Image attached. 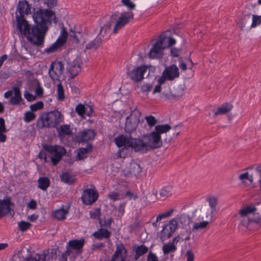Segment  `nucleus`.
Instances as JSON below:
<instances>
[{
    "instance_id": "1",
    "label": "nucleus",
    "mask_w": 261,
    "mask_h": 261,
    "mask_svg": "<svg viewBox=\"0 0 261 261\" xmlns=\"http://www.w3.org/2000/svg\"><path fill=\"white\" fill-rule=\"evenodd\" d=\"M33 18L36 26L31 30L30 25L23 17L16 16L15 25L21 35L34 44L41 45L44 41V37L48 26L55 18L51 10L39 9L35 11Z\"/></svg>"
},
{
    "instance_id": "2",
    "label": "nucleus",
    "mask_w": 261,
    "mask_h": 261,
    "mask_svg": "<svg viewBox=\"0 0 261 261\" xmlns=\"http://www.w3.org/2000/svg\"><path fill=\"white\" fill-rule=\"evenodd\" d=\"M114 141L118 147H122L118 151L117 154L120 158H125L130 155L133 149L136 152H145L147 150V144L140 139L121 135L117 137Z\"/></svg>"
},
{
    "instance_id": "3",
    "label": "nucleus",
    "mask_w": 261,
    "mask_h": 261,
    "mask_svg": "<svg viewBox=\"0 0 261 261\" xmlns=\"http://www.w3.org/2000/svg\"><path fill=\"white\" fill-rule=\"evenodd\" d=\"M179 72L178 67L175 65L167 66L162 75L158 79H154L151 83H146L142 86V90L144 92H149L152 90V93L155 94L161 90V85L166 81H172L178 77Z\"/></svg>"
},
{
    "instance_id": "4",
    "label": "nucleus",
    "mask_w": 261,
    "mask_h": 261,
    "mask_svg": "<svg viewBox=\"0 0 261 261\" xmlns=\"http://www.w3.org/2000/svg\"><path fill=\"white\" fill-rule=\"evenodd\" d=\"M133 18L134 14L133 12L125 11L116 12L111 16L110 22H108L101 27L103 28V30H105L108 26L110 25L111 28L112 23H114L113 32L116 33L119 30L129 23Z\"/></svg>"
},
{
    "instance_id": "5",
    "label": "nucleus",
    "mask_w": 261,
    "mask_h": 261,
    "mask_svg": "<svg viewBox=\"0 0 261 261\" xmlns=\"http://www.w3.org/2000/svg\"><path fill=\"white\" fill-rule=\"evenodd\" d=\"M175 40L169 37H161L153 44L148 53V57L151 59H159L164 56V50L169 46L175 43Z\"/></svg>"
},
{
    "instance_id": "6",
    "label": "nucleus",
    "mask_w": 261,
    "mask_h": 261,
    "mask_svg": "<svg viewBox=\"0 0 261 261\" xmlns=\"http://www.w3.org/2000/svg\"><path fill=\"white\" fill-rule=\"evenodd\" d=\"M177 228V220L176 218L171 219L168 223L164 225L162 230L159 234L161 241L164 242L170 238Z\"/></svg>"
},
{
    "instance_id": "7",
    "label": "nucleus",
    "mask_w": 261,
    "mask_h": 261,
    "mask_svg": "<svg viewBox=\"0 0 261 261\" xmlns=\"http://www.w3.org/2000/svg\"><path fill=\"white\" fill-rule=\"evenodd\" d=\"M110 31V26L109 25L107 28L103 30V28H100V30L98 31L97 37L94 40H92L88 43H87L88 39L86 38L84 40V42L86 43V48L91 50L96 49L101 43L102 40L108 37V35Z\"/></svg>"
},
{
    "instance_id": "8",
    "label": "nucleus",
    "mask_w": 261,
    "mask_h": 261,
    "mask_svg": "<svg viewBox=\"0 0 261 261\" xmlns=\"http://www.w3.org/2000/svg\"><path fill=\"white\" fill-rule=\"evenodd\" d=\"M44 148L50 153V160L54 165L58 164L66 152L65 149L63 147L58 145H45L44 146Z\"/></svg>"
},
{
    "instance_id": "9",
    "label": "nucleus",
    "mask_w": 261,
    "mask_h": 261,
    "mask_svg": "<svg viewBox=\"0 0 261 261\" xmlns=\"http://www.w3.org/2000/svg\"><path fill=\"white\" fill-rule=\"evenodd\" d=\"M67 37V33L63 28L56 41L51 45L46 48L45 49V52L48 54H52L59 50L65 43Z\"/></svg>"
},
{
    "instance_id": "10",
    "label": "nucleus",
    "mask_w": 261,
    "mask_h": 261,
    "mask_svg": "<svg viewBox=\"0 0 261 261\" xmlns=\"http://www.w3.org/2000/svg\"><path fill=\"white\" fill-rule=\"evenodd\" d=\"M147 70L146 66H140L134 67L127 72L129 77L134 82H140L144 77V75Z\"/></svg>"
},
{
    "instance_id": "11",
    "label": "nucleus",
    "mask_w": 261,
    "mask_h": 261,
    "mask_svg": "<svg viewBox=\"0 0 261 261\" xmlns=\"http://www.w3.org/2000/svg\"><path fill=\"white\" fill-rule=\"evenodd\" d=\"M63 65L60 62H54L52 63L48 73L53 80H59L63 78Z\"/></svg>"
},
{
    "instance_id": "12",
    "label": "nucleus",
    "mask_w": 261,
    "mask_h": 261,
    "mask_svg": "<svg viewBox=\"0 0 261 261\" xmlns=\"http://www.w3.org/2000/svg\"><path fill=\"white\" fill-rule=\"evenodd\" d=\"M12 205H14V204L10 197L7 196L4 199H0V219L12 212L14 214V211L11 207Z\"/></svg>"
},
{
    "instance_id": "13",
    "label": "nucleus",
    "mask_w": 261,
    "mask_h": 261,
    "mask_svg": "<svg viewBox=\"0 0 261 261\" xmlns=\"http://www.w3.org/2000/svg\"><path fill=\"white\" fill-rule=\"evenodd\" d=\"M4 97L5 98L11 97L10 99V103L13 105L21 104L23 101L20 90L17 87L14 88L12 90L5 92Z\"/></svg>"
},
{
    "instance_id": "14",
    "label": "nucleus",
    "mask_w": 261,
    "mask_h": 261,
    "mask_svg": "<svg viewBox=\"0 0 261 261\" xmlns=\"http://www.w3.org/2000/svg\"><path fill=\"white\" fill-rule=\"evenodd\" d=\"M98 198V194L92 189L84 190L81 199L83 202L86 205H91L94 203Z\"/></svg>"
},
{
    "instance_id": "15",
    "label": "nucleus",
    "mask_w": 261,
    "mask_h": 261,
    "mask_svg": "<svg viewBox=\"0 0 261 261\" xmlns=\"http://www.w3.org/2000/svg\"><path fill=\"white\" fill-rule=\"evenodd\" d=\"M82 60L80 57H76L71 62L69 63L67 67V72L71 78L75 77L81 70L80 65Z\"/></svg>"
},
{
    "instance_id": "16",
    "label": "nucleus",
    "mask_w": 261,
    "mask_h": 261,
    "mask_svg": "<svg viewBox=\"0 0 261 261\" xmlns=\"http://www.w3.org/2000/svg\"><path fill=\"white\" fill-rule=\"evenodd\" d=\"M148 145L152 148H157L162 145L161 137L155 131L152 132L147 136Z\"/></svg>"
},
{
    "instance_id": "17",
    "label": "nucleus",
    "mask_w": 261,
    "mask_h": 261,
    "mask_svg": "<svg viewBox=\"0 0 261 261\" xmlns=\"http://www.w3.org/2000/svg\"><path fill=\"white\" fill-rule=\"evenodd\" d=\"M85 244V240L81 239L80 240H72L69 241L66 247H68L72 251H75L77 254H79L82 252V249Z\"/></svg>"
},
{
    "instance_id": "18",
    "label": "nucleus",
    "mask_w": 261,
    "mask_h": 261,
    "mask_svg": "<svg viewBox=\"0 0 261 261\" xmlns=\"http://www.w3.org/2000/svg\"><path fill=\"white\" fill-rule=\"evenodd\" d=\"M77 114H90L95 113L93 106L91 103H80L75 108Z\"/></svg>"
},
{
    "instance_id": "19",
    "label": "nucleus",
    "mask_w": 261,
    "mask_h": 261,
    "mask_svg": "<svg viewBox=\"0 0 261 261\" xmlns=\"http://www.w3.org/2000/svg\"><path fill=\"white\" fill-rule=\"evenodd\" d=\"M19 13V17H23L24 15H28L31 12V8L25 0L19 2L17 7V13Z\"/></svg>"
},
{
    "instance_id": "20",
    "label": "nucleus",
    "mask_w": 261,
    "mask_h": 261,
    "mask_svg": "<svg viewBox=\"0 0 261 261\" xmlns=\"http://www.w3.org/2000/svg\"><path fill=\"white\" fill-rule=\"evenodd\" d=\"M127 256V251L123 244H120L117 246L116 250L113 254L110 261L117 260L118 256H120V259L126 258Z\"/></svg>"
},
{
    "instance_id": "21",
    "label": "nucleus",
    "mask_w": 261,
    "mask_h": 261,
    "mask_svg": "<svg viewBox=\"0 0 261 261\" xmlns=\"http://www.w3.org/2000/svg\"><path fill=\"white\" fill-rule=\"evenodd\" d=\"M96 135L93 129H88L79 133L78 138L82 142H88L93 140Z\"/></svg>"
},
{
    "instance_id": "22",
    "label": "nucleus",
    "mask_w": 261,
    "mask_h": 261,
    "mask_svg": "<svg viewBox=\"0 0 261 261\" xmlns=\"http://www.w3.org/2000/svg\"><path fill=\"white\" fill-rule=\"evenodd\" d=\"M213 217V215H209V219L207 220H203L200 222H195L194 223L192 227V230L194 231H196L199 230H203L206 228L207 226L210 224V223L212 221Z\"/></svg>"
},
{
    "instance_id": "23",
    "label": "nucleus",
    "mask_w": 261,
    "mask_h": 261,
    "mask_svg": "<svg viewBox=\"0 0 261 261\" xmlns=\"http://www.w3.org/2000/svg\"><path fill=\"white\" fill-rule=\"evenodd\" d=\"M37 126L40 128L50 127L53 124L49 121V115H41L37 121Z\"/></svg>"
},
{
    "instance_id": "24",
    "label": "nucleus",
    "mask_w": 261,
    "mask_h": 261,
    "mask_svg": "<svg viewBox=\"0 0 261 261\" xmlns=\"http://www.w3.org/2000/svg\"><path fill=\"white\" fill-rule=\"evenodd\" d=\"M173 190L171 186L164 187L159 191L160 199L165 200L170 196L173 193Z\"/></svg>"
},
{
    "instance_id": "25",
    "label": "nucleus",
    "mask_w": 261,
    "mask_h": 261,
    "mask_svg": "<svg viewBox=\"0 0 261 261\" xmlns=\"http://www.w3.org/2000/svg\"><path fill=\"white\" fill-rule=\"evenodd\" d=\"M38 188L43 191H46L50 186V181L49 179L45 176L40 177L38 180Z\"/></svg>"
},
{
    "instance_id": "26",
    "label": "nucleus",
    "mask_w": 261,
    "mask_h": 261,
    "mask_svg": "<svg viewBox=\"0 0 261 261\" xmlns=\"http://www.w3.org/2000/svg\"><path fill=\"white\" fill-rule=\"evenodd\" d=\"M93 235L95 238L98 240H102L103 239H107L110 238L111 233L107 229L101 228L94 232Z\"/></svg>"
},
{
    "instance_id": "27",
    "label": "nucleus",
    "mask_w": 261,
    "mask_h": 261,
    "mask_svg": "<svg viewBox=\"0 0 261 261\" xmlns=\"http://www.w3.org/2000/svg\"><path fill=\"white\" fill-rule=\"evenodd\" d=\"M92 151L91 145L88 144L86 148H81L77 153V157L79 160H83L87 156V154Z\"/></svg>"
},
{
    "instance_id": "28",
    "label": "nucleus",
    "mask_w": 261,
    "mask_h": 261,
    "mask_svg": "<svg viewBox=\"0 0 261 261\" xmlns=\"http://www.w3.org/2000/svg\"><path fill=\"white\" fill-rule=\"evenodd\" d=\"M60 177L62 181L68 185L73 184L75 180L74 176L67 172L63 173Z\"/></svg>"
},
{
    "instance_id": "29",
    "label": "nucleus",
    "mask_w": 261,
    "mask_h": 261,
    "mask_svg": "<svg viewBox=\"0 0 261 261\" xmlns=\"http://www.w3.org/2000/svg\"><path fill=\"white\" fill-rule=\"evenodd\" d=\"M176 250V245L171 243H166L162 246V251L164 255H168L170 253L174 252Z\"/></svg>"
},
{
    "instance_id": "30",
    "label": "nucleus",
    "mask_w": 261,
    "mask_h": 261,
    "mask_svg": "<svg viewBox=\"0 0 261 261\" xmlns=\"http://www.w3.org/2000/svg\"><path fill=\"white\" fill-rule=\"evenodd\" d=\"M71 134L70 126L68 125H61L59 130L58 135L60 138H63L66 136L69 135Z\"/></svg>"
},
{
    "instance_id": "31",
    "label": "nucleus",
    "mask_w": 261,
    "mask_h": 261,
    "mask_svg": "<svg viewBox=\"0 0 261 261\" xmlns=\"http://www.w3.org/2000/svg\"><path fill=\"white\" fill-rule=\"evenodd\" d=\"M148 251V248L144 245L138 246L135 250V258L137 260L141 256L146 253Z\"/></svg>"
},
{
    "instance_id": "32",
    "label": "nucleus",
    "mask_w": 261,
    "mask_h": 261,
    "mask_svg": "<svg viewBox=\"0 0 261 261\" xmlns=\"http://www.w3.org/2000/svg\"><path fill=\"white\" fill-rule=\"evenodd\" d=\"M133 116H136V115H129L126 118L125 121V126L128 127H130L132 129L136 128L139 121V118L135 117L134 120L132 121Z\"/></svg>"
},
{
    "instance_id": "33",
    "label": "nucleus",
    "mask_w": 261,
    "mask_h": 261,
    "mask_svg": "<svg viewBox=\"0 0 261 261\" xmlns=\"http://www.w3.org/2000/svg\"><path fill=\"white\" fill-rule=\"evenodd\" d=\"M171 127L168 124L157 125L155 126L154 131L161 136L162 134L169 132Z\"/></svg>"
},
{
    "instance_id": "34",
    "label": "nucleus",
    "mask_w": 261,
    "mask_h": 261,
    "mask_svg": "<svg viewBox=\"0 0 261 261\" xmlns=\"http://www.w3.org/2000/svg\"><path fill=\"white\" fill-rule=\"evenodd\" d=\"M206 200L208 202L209 205L211 209L210 214L212 215L213 213L216 211V206L217 204V199L215 197L210 196L207 197Z\"/></svg>"
},
{
    "instance_id": "35",
    "label": "nucleus",
    "mask_w": 261,
    "mask_h": 261,
    "mask_svg": "<svg viewBox=\"0 0 261 261\" xmlns=\"http://www.w3.org/2000/svg\"><path fill=\"white\" fill-rule=\"evenodd\" d=\"M257 208L253 206H248L242 209L240 211V214L242 216H246L249 214L254 213Z\"/></svg>"
},
{
    "instance_id": "36",
    "label": "nucleus",
    "mask_w": 261,
    "mask_h": 261,
    "mask_svg": "<svg viewBox=\"0 0 261 261\" xmlns=\"http://www.w3.org/2000/svg\"><path fill=\"white\" fill-rule=\"evenodd\" d=\"M67 213L68 212L67 211L63 208H61L55 211L54 216L57 219L59 220H64L66 218V216Z\"/></svg>"
},
{
    "instance_id": "37",
    "label": "nucleus",
    "mask_w": 261,
    "mask_h": 261,
    "mask_svg": "<svg viewBox=\"0 0 261 261\" xmlns=\"http://www.w3.org/2000/svg\"><path fill=\"white\" fill-rule=\"evenodd\" d=\"M121 4L127 8L126 11H131L135 9L136 5L132 0H121Z\"/></svg>"
},
{
    "instance_id": "38",
    "label": "nucleus",
    "mask_w": 261,
    "mask_h": 261,
    "mask_svg": "<svg viewBox=\"0 0 261 261\" xmlns=\"http://www.w3.org/2000/svg\"><path fill=\"white\" fill-rule=\"evenodd\" d=\"M178 221L179 223L183 226H187L190 223L191 221V218L189 216L183 214L179 216L178 218Z\"/></svg>"
},
{
    "instance_id": "39",
    "label": "nucleus",
    "mask_w": 261,
    "mask_h": 261,
    "mask_svg": "<svg viewBox=\"0 0 261 261\" xmlns=\"http://www.w3.org/2000/svg\"><path fill=\"white\" fill-rule=\"evenodd\" d=\"M46 254L45 253H36L34 257L27 258L26 261H45Z\"/></svg>"
},
{
    "instance_id": "40",
    "label": "nucleus",
    "mask_w": 261,
    "mask_h": 261,
    "mask_svg": "<svg viewBox=\"0 0 261 261\" xmlns=\"http://www.w3.org/2000/svg\"><path fill=\"white\" fill-rule=\"evenodd\" d=\"M260 24H261V15H252V23L250 28H255Z\"/></svg>"
},
{
    "instance_id": "41",
    "label": "nucleus",
    "mask_w": 261,
    "mask_h": 261,
    "mask_svg": "<svg viewBox=\"0 0 261 261\" xmlns=\"http://www.w3.org/2000/svg\"><path fill=\"white\" fill-rule=\"evenodd\" d=\"M33 84L36 87L35 89V96L40 97L43 95V88L40 86L37 80L33 81Z\"/></svg>"
},
{
    "instance_id": "42",
    "label": "nucleus",
    "mask_w": 261,
    "mask_h": 261,
    "mask_svg": "<svg viewBox=\"0 0 261 261\" xmlns=\"http://www.w3.org/2000/svg\"><path fill=\"white\" fill-rule=\"evenodd\" d=\"M174 211V208H171L169 211L159 215L156 217V222L160 221L162 219L170 217L171 216Z\"/></svg>"
},
{
    "instance_id": "43",
    "label": "nucleus",
    "mask_w": 261,
    "mask_h": 261,
    "mask_svg": "<svg viewBox=\"0 0 261 261\" xmlns=\"http://www.w3.org/2000/svg\"><path fill=\"white\" fill-rule=\"evenodd\" d=\"M32 224L29 222L21 221L18 223V227L21 231H25L30 229Z\"/></svg>"
},
{
    "instance_id": "44",
    "label": "nucleus",
    "mask_w": 261,
    "mask_h": 261,
    "mask_svg": "<svg viewBox=\"0 0 261 261\" xmlns=\"http://www.w3.org/2000/svg\"><path fill=\"white\" fill-rule=\"evenodd\" d=\"M57 98L59 100H62L64 99V90L61 84L57 85Z\"/></svg>"
},
{
    "instance_id": "45",
    "label": "nucleus",
    "mask_w": 261,
    "mask_h": 261,
    "mask_svg": "<svg viewBox=\"0 0 261 261\" xmlns=\"http://www.w3.org/2000/svg\"><path fill=\"white\" fill-rule=\"evenodd\" d=\"M146 200L149 202H154L158 198L157 197V191L152 190L151 193H149L146 197Z\"/></svg>"
},
{
    "instance_id": "46",
    "label": "nucleus",
    "mask_w": 261,
    "mask_h": 261,
    "mask_svg": "<svg viewBox=\"0 0 261 261\" xmlns=\"http://www.w3.org/2000/svg\"><path fill=\"white\" fill-rule=\"evenodd\" d=\"M66 250L59 257V261H67L68 257L72 254V251L68 247H66Z\"/></svg>"
},
{
    "instance_id": "47",
    "label": "nucleus",
    "mask_w": 261,
    "mask_h": 261,
    "mask_svg": "<svg viewBox=\"0 0 261 261\" xmlns=\"http://www.w3.org/2000/svg\"><path fill=\"white\" fill-rule=\"evenodd\" d=\"M145 119L147 124L150 127L155 125V124L158 122L157 119L155 118L152 115H146Z\"/></svg>"
},
{
    "instance_id": "48",
    "label": "nucleus",
    "mask_w": 261,
    "mask_h": 261,
    "mask_svg": "<svg viewBox=\"0 0 261 261\" xmlns=\"http://www.w3.org/2000/svg\"><path fill=\"white\" fill-rule=\"evenodd\" d=\"M43 107V103L42 101H38L30 106L31 110L35 112L41 109Z\"/></svg>"
},
{
    "instance_id": "49",
    "label": "nucleus",
    "mask_w": 261,
    "mask_h": 261,
    "mask_svg": "<svg viewBox=\"0 0 261 261\" xmlns=\"http://www.w3.org/2000/svg\"><path fill=\"white\" fill-rule=\"evenodd\" d=\"M24 98L28 101H32L36 99V96L29 92L28 90H25L23 94Z\"/></svg>"
},
{
    "instance_id": "50",
    "label": "nucleus",
    "mask_w": 261,
    "mask_h": 261,
    "mask_svg": "<svg viewBox=\"0 0 261 261\" xmlns=\"http://www.w3.org/2000/svg\"><path fill=\"white\" fill-rule=\"evenodd\" d=\"M89 214L91 218L96 219L98 218L100 215V210L99 208H96L93 211L89 212Z\"/></svg>"
},
{
    "instance_id": "51",
    "label": "nucleus",
    "mask_w": 261,
    "mask_h": 261,
    "mask_svg": "<svg viewBox=\"0 0 261 261\" xmlns=\"http://www.w3.org/2000/svg\"><path fill=\"white\" fill-rule=\"evenodd\" d=\"M108 198L114 201L120 199V196L117 192H111L108 195Z\"/></svg>"
},
{
    "instance_id": "52",
    "label": "nucleus",
    "mask_w": 261,
    "mask_h": 261,
    "mask_svg": "<svg viewBox=\"0 0 261 261\" xmlns=\"http://www.w3.org/2000/svg\"><path fill=\"white\" fill-rule=\"evenodd\" d=\"M147 261H159V259L155 253L149 252L147 256Z\"/></svg>"
},
{
    "instance_id": "53",
    "label": "nucleus",
    "mask_w": 261,
    "mask_h": 261,
    "mask_svg": "<svg viewBox=\"0 0 261 261\" xmlns=\"http://www.w3.org/2000/svg\"><path fill=\"white\" fill-rule=\"evenodd\" d=\"M186 256L187 257V261H194V255L191 251L188 250L186 254Z\"/></svg>"
},
{
    "instance_id": "54",
    "label": "nucleus",
    "mask_w": 261,
    "mask_h": 261,
    "mask_svg": "<svg viewBox=\"0 0 261 261\" xmlns=\"http://www.w3.org/2000/svg\"><path fill=\"white\" fill-rule=\"evenodd\" d=\"M228 110V105H225L222 106L221 107L219 108L218 113V114H222V113H227Z\"/></svg>"
},
{
    "instance_id": "55",
    "label": "nucleus",
    "mask_w": 261,
    "mask_h": 261,
    "mask_svg": "<svg viewBox=\"0 0 261 261\" xmlns=\"http://www.w3.org/2000/svg\"><path fill=\"white\" fill-rule=\"evenodd\" d=\"M125 196H127L130 200L132 199L135 200L138 198L137 195H135L133 193L129 191L125 193Z\"/></svg>"
},
{
    "instance_id": "56",
    "label": "nucleus",
    "mask_w": 261,
    "mask_h": 261,
    "mask_svg": "<svg viewBox=\"0 0 261 261\" xmlns=\"http://www.w3.org/2000/svg\"><path fill=\"white\" fill-rule=\"evenodd\" d=\"M36 115H24V121L25 122H30L35 119Z\"/></svg>"
},
{
    "instance_id": "57",
    "label": "nucleus",
    "mask_w": 261,
    "mask_h": 261,
    "mask_svg": "<svg viewBox=\"0 0 261 261\" xmlns=\"http://www.w3.org/2000/svg\"><path fill=\"white\" fill-rule=\"evenodd\" d=\"M37 206V203L34 200H31L28 203V207L32 210H35Z\"/></svg>"
},
{
    "instance_id": "58",
    "label": "nucleus",
    "mask_w": 261,
    "mask_h": 261,
    "mask_svg": "<svg viewBox=\"0 0 261 261\" xmlns=\"http://www.w3.org/2000/svg\"><path fill=\"white\" fill-rule=\"evenodd\" d=\"M45 3L48 7H53L57 4L56 0H46Z\"/></svg>"
},
{
    "instance_id": "59",
    "label": "nucleus",
    "mask_w": 261,
    "mask_h": 261,
    "mask_svg": "<svg viewBox=\"0 0 261 261\" xmlns=\"http://www.w3.org/2000/svg\"><path fill=\"white\" fill-rule=\"evenodd\" d=\"M171 53L173 57H178L179 55L180 50L177 48H173L171 49Z\"/></svg>"
},
{
    "instance_id": "60",
    "label": "nucleus",
    "mask_w": 261,
    "mask_h": 261,
    "mask_svg": "<svg viewBox=\"0 0 261 261\" xmlns=\"http://www.w3.org/2000/svg\"><path fill=\"white\" fill-rule=\"evenodd\" d=\"M0 130L6 131L4 119L0 117Z\"/></svg>"
},
{
    "instance_id": "61",
    "label": "nucleus",
    "mask_w": 261,
    "mask_h": 261,
    "mask_svg": "<svg viewBox=\"0 0 261 261\" xmlns=\"http://www.w3.org/2000/svg\"><path fill=\"white\" fill-rule=\"evenodd\" d=\"M133 168L134 169V172L136 173H139L141 172V168L140 167V166L138 164H134L133 165Z\"/></svg>"
},
{
    "instance_id": "62",
    "label": "nucleus",
    "mask_w": 261,
    "mask_h": 261,
    "mask_svg": "<svg viewBox=\"0 0 261 261\" xmlns=\"http://www.w3.org/2000/svg\"><path fill=\"white\" fill-rule=\"evenodd\" d=\"M6 131L0 130V142H5L6 140L7 137L4 134Z\"/></svg>"
},
{
    "instance_id": "63",
    "label": "nucleus",
    "mask_w": 261,
    "mask_h": 261,
    "mask_svg": "<svg viewBox=\"0 0 261 261\" xmlns=\"http://www.w3.org/2000/svg\"><path fill=\"white\" fill-rule=\"evenodd\" d=\"M112 221L113 220L112 218H109L104 221L102 225L107 227H110L111 225Z\"/></svg>"
},
{
    "instance_id": "64",
    "label": "nucleus",
    "mask_w": 261,
    "mask_h": 261,
    "mask_svg": "<svg viewBox=\"0 0 261 261\" xmlns=\"http://www.w3.org/2000/svg\"><path fill=\"white\" fill-rule=\"evenodd\" d=\"M39 218V216L36 214H33L31 216H28V219L32 222H34L37 220Z\"/></svg>"
}]
</instances>
